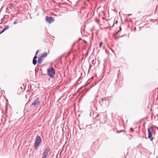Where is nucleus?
<instances>
[{
	"label": "nucleus",
	"instance_id": "f257e3e1",
	"mask_svg": "<svg viewBox=\"0 0 158 158\" xmlns=\"http://www.w3.org/2000/svg\"><path fill=\"white\" fill-rule=\"evenodd\" d=\"M42 142V139L39 135H37L35 138L34 144V146L35 150H37L40 145Z\"/></svg>",
	"mask_w": 158,
	"mask_h": 158
},
{
	"label": "nucleus",
	"instance_id": "f03ea898",
	"mask_svg": "<svg viewBox=\"0 0 158 158\" xmlns=\"http://www.w3.org/2000/svg\"><path fill=\"white\" fill-rule=\"evenodd\" d=\"M47 73L48 75L51 78L54 77V75L55 73V70L52 67L48 69L47 70Z\"/></svg>",
	"mask_w": 158,
	"mask_h": 158
},
{
	"label": "nucleus",
	"instance_id": "7ed1b4c3",
	"mask_svg": "<svg viewBox=\"0 0 158 158\" xmlns=\"http://www.w3.org/2000/svg\"><path fill=\"white\" fill-rule=\"evenodd\" d=\"M51 153V149L48 148H46L43 152L42 156L43 158H47L48 156Z\"/></svg>",
	"mask_w": 158,
	"mask_h": 158
},
{
	"label": "nucleus",
	"instance_id": "20e7f679",
	"mask_svg": "<svg viewBox=\"0 0 158 158\" xmlns=\"http://www.w3.org/2000/svg\"><path fill=\"white\" fill-rule=\"evenodd\" d=\"M40 103L39 98H36L33 102L30 105V107H32L35 106L39 105Z\"/></svg>",
	"mask_w": 158,
	"mask_h": 158
},
{
	"label": "nucleus",
	"instance_id": "39448f33",
	"mask_svg": "<svg viewBox=\"0 0 158 158\" xmlns=\"http://www.w3.org/2000/svg\"><path fill=\"white\" fill-rule=\"evenodd\" d=\"M46 20L47 22L50 23L54 22V19L52 17L47 16L46 17Z\"/></svg>",
	"mask_w": 158,
	"mask_h": 158
},
{
	"label": "nucleus",
	"instance_id": "423d86ee",
	"mask_svg": "<svg viewBox=\"0 0 158 158\" xmlns=\"http://www.w3.org/2000/svg\"><path fill=\"white\" fill-rule=\"evenodd\" d=\"M148 139H150L151 141H152L153 139V138L152 137V132L150 130V128H148Z\"/></svg>",
	"mask_w": 158,
	"mask_h": 158
},
{
	"label": "nucleus",
	"instance_id": "0eeeda50",
	"mask_svg": "<svg viewBox=\"0 0 158 158\" xmlns=\"http://www.w3.org/2000/svg\"><path fill=\"white\" fill-rule=\"evenodd\" d=\"M9 28V25H6L3 28V29H2V30L0 31V34H1L2 33H3L4 31H5L6 30L8 29Z\"/></svg>",
	"mask_w": 158,
	"mask_h": 158
},
{
	"label": "nucleus",
	"instance_id": "6e6552de",
	"mask_svg": "<svg viewBox=\"0 0 158 158\" xmlns=\"http://www.w3.org/2000/svg\"><path fill=\"white\" fill-rule=\"evenodd\" d=\"M44 59L42 58L41 57H40L38 58V63L39 64H40L42 62Z\"/></svg>",
	"mask_w": 158,
	"mask_h": 158
},
{
	"label": "nucleus",
	"instance_id": "1a4fd4ad",
	"mask_svg": "<svg viewBox=\"0 0 158 158\" xmlns=\"http://www.w3.org/2000/svg\"><path fill=\"white\" fill-rule=\"evenodd\" d=\"M47 53L46 52H45L44 53L42 54V55L41 56L42 58H44L45 57L47 56Z\"/></svg>",
	"mask_w": 158,
	"mask_h": 158
},
{
	"label": "nucleus",
	"instance_id": "9d476101",
	"mask_svg": "<svg viewBox=\"0 0 158 158\" xmlns=\"http://www.w3.org/2000/svg\"><path fill=\"white\" fill-rule=\"evenodd\" d=\"M102 101L103 104H106V98H104L102 99Z\"/></svg>",
	"mask_w": 158,
	"mask_h": 158
},
{
	"label": "nucleus",
	"instance_id": "9b49d317",
	"mask_svg": "<svg viewBox=\"0 0 158 158\" xmlns=\"http://www.w3.org/2000/svg\"><path fill=\"white\" fill-rule=\"evenodd\" d=\"M32 63L34 65H35L37 63V60H36L33 59Z\"/></svg>",
	"mask_w": 158,
	"mask_h": 158
},
{
	"label": "nucleus",
	"instance_id": "f8f14e48",
	"mask_svg": "<svg viewBox=\"0 0 158 158\" xmlns=\"http://www.w3.org/2000/svg\"><path fill=\"white\" fill-rule=\"evenodd\" d=\"M17 21H18V20H17V19H16V20H15V21L14 22H13V24H16V23H17Z\"/></svg>",
	"mask_w": 158,
	"mask_h": 158
},
{
	"label": "nucleus",
	"instance_id": "ddd939ff",
	"mask_svg": "<svg viewBox=\"0 0 158 158\" xmlns=\"http://www.w3.org/2000/svg\"><path fill=\"white\" fill-rule=\"evenodd\" d=\"M36 55H35V56H34V57L33 58V59H35V60H36V59H37V56H36Z\"/></svg>",
	"mask_w": 158,
	"mask_h": 158
},
{
	"label": "nucleus",
	"instance_id": "4468645a",
	"mask_svg": "<svg viewBox=\"0 0 158 158\" xmlns=\"http://www.w3.org/2000/svg\"><path fill=\"white\" fill-rule=\"evenodd\" d=\"M130 130L131 131H134V130L132 128H130Z\"/></svg>",
	"mask_w": 158,
	"mask_h": 158
},
{
	"label": "nucleus",
	"instance_id": "2eb2a0df",
	"mask_svg": "<svg viewBox=\"0 0 158 158\" xmlns=\"http://www.w3.org/2000/svg\"><path fill=\"white\" fill-rule=\"evenodd\" d=\"M98 116H99V115H96V116L95 118H96V119H97L98 120Z\"/></svg>",
	"mask_w": 158,
	"mask_h": 158
},
{
	"label": "nucleus",
	"instance_id": "dca6fc26",
	"mask_svg": "<svg viewBox=\"0 0 158 158\" xmlns=\"http://www.w3.org/2000/svg\"><path fill=\"white\" fill-rule=\"evenodd\" d=\"M102 42H101L100 43V44H99V46L100 47H101L102 46Z\"/></svg>",
	"mask_w": 158,
	"mask_h": 158
},
{
	"label": "nucleus",
	"instance_id": "f3484780",
	"mask_svg": "<svg viewBox=\"0 0 158 158\" xmlns=\"http://www.w3.org/2000/svg\"><path fill=\"white\" fill-rule=\"evenodd\" d=\"M122 131H117V133H121V132H122Z\"/></svg>",
	"mask_w": 158,
	"mask_h": 158
},
{
	"label": "nucleus",
	"instance_id": "a211bd4d",
	"mask_svg": "<svg viewBox=\"0 0 158 158\" xmlns=\"http://www.w3.org/2000/svg\"><path fill=\"white\" fill-rule=\"evenodd\" d=\"M119 30L120 31H121L122 30V28L121 27H119Z\"/></svg>",
	"mask_w": 158,
	"mask_h": 158
},
{
	"label": "nucleus",
	"instance_id": "6ab92c4d",
	"mask_svg": "<svg viewBox=\"0 0 158 158\" xmlns=\"http://www.w3.org/2000/svg\"><path fill=\"white\" fill-rule=\"evenodd\" d=\"M38 52H39V50H38L36 52L35 55H36L38 54Z\"/></svg>",
	"mask_w": 158,
	"mask_h": 158
},
{
	"label": "nucleus",
	"instance_id": "aec40b11",
	"mask_svg": "<svg viewBox=\"0 0 158 158\" xmlns=\"http://www.w3.org/2000/svg\"><path fill=\"white\" fill-rule=\"evenodd\" d=\"M13 4H10V8L13 7Z\"/></svg>",
	"mask_w": 158,
	"mask_h": 158
},
{
	"label": "nucleus",
	"instance_id": "412c9836",
	"mask_svg": "<svg viewBox=\"0 0 158 158\" xmlns=\"http://www.w3.org/2000/svg\"><path fill=\"white\" fill-rule=\"evenodd\" d=\"M120 31H117L116 33V35H117L119 32H120Z\"/></svg>",
	"mask_w": 158,
	"mask_h": 158
},
{
	"label": "nucleus",
	"instance_id": "4be33fe9",
	"mask_svg": "<svg viewBox=\"0 0 158 158\" xmlns=\"http://www.w3.org/2000/svg\"><path fill=\"white\" fill-rule=\"evenodd\" d=\"M118 23V22L117 20H116L115 22V24H117Z\"/></svg>",
	"mask_w": 158,
	"mask_h": 158
},
{
	"label": "nucleus",
	"instance_id": "5701e85b",
	"mask_svg": "<svg viewBox=\"0 0 158 158\" xmlns=\"http://www.w3.org/2000/svg\"><path fill=\"white\" fill-rule=\"evenodd\" d=\"M156 116L157 117V120H158V114H156Z\"/></svg>",
	"mask_w": 158,
	"mask_h": 158
},
{
	"label": "nucleus",
	"instance_id": "b1692460",
	"mask_svg": "<svg viewBox=\"0 0 158 158\" xmlns=\"http://www.w3.org/2000/svg\"><path fill=\"white\" fill-rule=\"evenodd\" d=\"M9 6H10V3L8 5V7H9Z\"/></svg>",
	"mask_w": 158,
	"mask_h": 158
},
{
	"label": "nucleus",
	"instance_id": "393cba45",
	"mask_svg": "<svg viewBox=\"0 0 158 158\" xmlns=\"http://www.w3.org/2000/svg\"><path fill=\"white\" fill-rule=\"evenodd\" d=\"M131 15V14H129V15H128V16H129L130 15Z\"/></svg>",
	"mask_w": 158,
	"mask_h": 158
},
{
	"label": "nucleus",
	"instance_id": "a878e982",
	"mask_svg": "<svg viewBox=\"0 0 158 158\" xmlns=\"http://www.w3.org/2000/svg\"><path fill=\"white\" fill-rule=\"evenodd\" d=\"M91 66H92L91 65H90V66H89V68H90V67H91Z\"/></svg>",
	"mask_w": 158,
	"mask_h": 158
},
{
	"label": "nucleus",
	"instance_id": "bb28decb",
	"mask_svg": "<svg viewBox=\"0 0 158 158\" xmlns=\"http://www.w3.org/2000/svg\"><path fill=\"white\" fill-rule=\"evenodd\" d=\"M123 35H122V36H120V37H123Z\"/></svg>",
	"mask_w": 158,
	"mask_h": 158
},
{
	"label": "nucleus",
	"instance_id": "cd10ccee",
	"mask_svg": "<svg viewBox=\"0 0 158 158\" xmlns=\"http://www.w3.org/2000/svg\"><path fill=\"white\" fill-rule=\"evenodd\" d=\"M94 60H92V62H94Z\"/></svg>",
	"mask_w": 158,
	"mask_h": 158
},
{
	"label": "nucleus",
	"instance_id": "c85d7f7f",
	"mask_svg": "<svg viewBox=\"0 0 158 158\" xmlns=\"http://www.w3.org/2000/svg\"><path fill=\"white\" fill-rule=\"evenodd\" d=\"M94 60H92V62H94Z\"/></svg>",
	"mask_w": 158,
	"mask_h": 158
},
{
	"label": "nucleus",
	"instance_id": "c756f323",
	"mask_svg": "<svg viewBox=\"0 0 158 158\" xmlns=\"http://www.w3.org/2000/svg\"><path fill=\"white\" fill-rule=\"evenodd\" d=\"M9 122H10V120H9Z\"/></svg>",
	"mask_w": 158,
	"mask_h": 158
},
{
	"label": "nucleus",
	"instance_id": "7c9ffc66",
	"mask_svg": "<svg viewBox=\"0 0 158 158\" xmlns=\"http://www.w3.org/2000/svg\"><path fill=\"white\" fill-rule=\"evenodd\" d=\"M42 158H43V156H42Z\"/></svg>",
	"mask_w": 158,
	"mask_h": 158
}]
</instances>
